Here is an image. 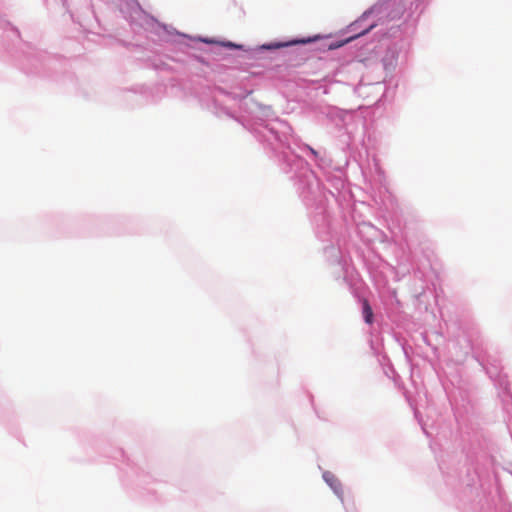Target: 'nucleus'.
I'll return each instance as SVG.
<instances>
[{
    "instance_id": "obj_2",
    "label": "nucleus",
    "mask_w": 512,
    "mask_h": 512,
    "mask_svg": "<svg viewBox=\"0 0 512 512\" xmlns=\"http://www.w3.org/2000/svg\"><path fill=\"white\" fill-rule=\"evenodd\" d=\"M287 44H282V43H277V44H274L272 46H269V48H280V47H284L286 46Z\"/></svg>"
},
{
    "instance_id": "obj_1",
    "label": "nucleus",
    "mask_w": 512,
    "mask_h": 512,
    "mask_svg": "<svg viewBox=\"0 0 512 512\" xmlns=\"http://www.w3.org/2000/svg\"><path fill=\"white\" fill-rule=\"evenodd\" d=\"M362 313H363L365 322L367 324H372L374 315H373L372 308H371L368 300H366V299H363V301H362Z\"/></svg>"
},
{
    "instance_id": "obj_3",
    "label": "nucleus",
    "mask_w": 512,
    "mask_h": 512,
    "mask_svg": "<svg viewBox=\"0 0 512 512\" xmlns=\"http://www.w3.org/2000/svg\"><path fill=\"white\" fill-rule=\"evenodd\" d=\"M309 41L310 40H296V41H293L291 44L307 43Z\"/></svg>"
},
{
    "instance_id": "obj_4",
    "label": "nucleus",
    "mask_w": 512,
    "mask_h": 512,
    "mask_svg": "<svg viewBox=\"0 0 512 512\" xmlns=\"http://www.w3.org/2000/svg\"><path fill=\"white\" fill-rule=\"evenodd\" d=\"M338 46H339V45H330V46H329V49H334V48H336V47H338Z\"/></svg>"
}]
</instances>
